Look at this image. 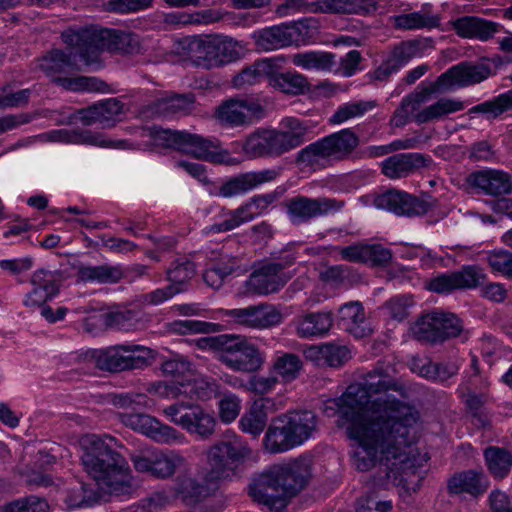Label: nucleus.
<instances>
[{"mask_svg":"<svg viewBox=\"0 0 512 512\" xmlns=\"http://www.w3.org/2000/svg\"><path fill=\"white\" fill-rule=\"evenodd\" d=\"M440 25V17L432 12L431 4H424L417 12L401 14L395 17V26L405 30L436 28Z\"/></svg>","mask_w":512,"mask_h":512,"instance_id":"nucleus-41","label":"nucleus"},{"mask_svg":"<svg viewBox=\"0 0 512 512\" xmlns=\"http://www.w3.org/2000/svg\"><path fill=\"white\" fill-rule=\"evenodd\" d=\"M161 414L170 422L181 427L201 440H207L215 433V416L199 405L177 401L161 409Z\"/></svg>","mask_w":512,"mask_h":512,"instance_id":"nucleus-14","label":"nucleus"},{"mask_svg":"<svg viewBox=\"0 0 512 512\" xmlns=\"http://www.w3.org/2000/svg\"><path fill=\"white\" fill-rule=\"evenodd\" d=\"M411 305L409 296H395L385 303L388 314L395 320L402 321L408 315V307Z\"/></svg>","mask_w":512,"mask_h":512,"instance_id":"nucleus-62","label":"nucleus"},{"mask_svg":"<svg viewBox=\"0 0 512 512\" xmlns=\"http://www.w3.org/2000/svg\"><path fill=\"white\" fill-rule=\"evenodd\" d=\"M149 391L162 397H178L185 395L196 400L207 401L221 394L219 384L209 378L201 377L185 382H158Z\"/></svg>","mask_w":512,"mask_h":512,"instance_id":"nucleus-21","label":"nucleus"},{"mask_svg":"<svg viewBox=\"0 0 512 512\" xmlns=\"http://www.w3.org/2000/svg\"><path fill=\"white\" fill-rule=\"evenodd\" d=\"M31 90L13 91L9 85L0 87V109L22 107L28 104Z\"/></svg>","mask_w":512,"mask_h":512,"instance_id":"nucleus-58","label":"nucleus"},{"mask_svg":"<svg viewBox=\"0 0 512 512\" xmlns=\"http://www.w3.org/2000/svg\"><path fill=\"white\" fill-rule=\"evenodd\" d=\"M76 113L84 125L98 123L104 128L113 127L123 113V103L110 98L88 108L79 109Z\"/></svg>","mask_w":512,"mask_h":512,"instance_id":"nucleus-32","label":"nucleus"},{"mask_svg":"<svg viewBox=\"0 0 512 512\" xmlns=\"http://www.w3.org/2000/svg\"><path fill=\"white\" fill-rule=\"evenodd\" d=\"M222 398L218 403L219 417L223 423L233 422L240 414L241 400L240 398L231 393H221Z\"/></svg>","mask_w":512,"mask_h":512,"instance_id":"nucleus-59","label":"nucleus"},{"mask_svg":"<svg viewBox=\"0 0 512 512\" xmlns=\"http://www.w3.org/2000/svg\"><path fill=\"white\" fill-rule=\"evenodd\" d=\"M196 273L195 264L187 258L175 260L167 271L168 280L172 285L183 287Z\"/></svg>","mask_w":512,"mask_h":512,"instance_id":"nucleus-53","label":"nucleus"},{"mask_svg":"<svg viewBox=\"0 0 512 512\" xmlns=\"http://www.w3.org/2000/svg\"><path fill=\"white\" fill-rule=\"evenodd\" d=\"M465 183L476 194L497 197L512 192L511 177L501 170L474 171L466 177Z\"/></svg>","mask_w":512,"mask_h":512,"instance_id":"nucleus-28","label":"nucleus"},{"mask_svg":"<svg viewBox=\"0 0 512 512\" xmlns=\"http://www.w3.org/2000/svg\"><path fill=\"white\" fill-rule=\"evenodd\" d=\"M216 348V358L236 372L254 373L264 364V355L259 347L241 334H220L211 340Z\"/></svg>","mask_w":512,"mask_h":512,"instance_id":"nucleus-11","label":"nucleus"},{"mask_svg":"<svg viewBox=\"0 0 512 512\" xmlns=\"http://www.w3.org/2000/svg\"><path fill=\"white\" fill-rule=\"evenodd\" d=\"M373 204L378 209L408 217L424 215L432 207L429 202L398 190H388L377 195Z\"/></svg>","mask_w":512,"mask_h":512,"instance_id":"nucleus-24","label":"nucleus"},{"mask_svg":"<svg viewBox=\"0 0 512 512\" xmlns=\"http://www.w3.org/2000/svg\"><path fill=\"white\" fill-rule=\"evenodd\" d=\"M270 404L269 399H260L253 403L250 410L244 414L239 425L243 432L249 433L253 436L260 435L267 425L266 408Z\"/></svg>","mask_w":512,"mask_h":512,"instance_id":"nucleus-44","label":"nucleus"},{"mask_svg":"<svg viewBox=\"0 0 512 512\" xmlns=\"http://www.w3.org/2000/svg\"><path fill=\"white\" fill-rule=\"evenodd\" d=\"M286 284L281 267L271 262L255 270L245 282L246 292L267 295L279 291Z\"/></svg>","mask_w":512,"mask_h":512,"instance_id":"nucleus-30","label":"nucleus"},{"mask_svg":"<svg viewBox=\"0 0 512 512\" xmlns=\"http://www.w3.org/2000/svg\"><path fill=\"white\" fill-rule=\"evenodd\" d=\"M222 313L235 324L253 329H267L282 321L281 313L274 306L264 303L245 308L225 309Z\"/></svg>","mask_w":512,"mask_h":512,"instance_id":"nucleus-22","label":"nucleus"},{"mask_svg":"<svg viewBox=\"0 0 512 512\" xmlns=\"http://www.w3.org/2000/svg\"><path fill=\"white\" fill-rule=\"evenodd\" d=\"M49 505L44 498L30 495L8 503L6 512H48Z\"/></svg>","mask_w":512,"mask_h":512,"instance_id":"nucleus-57","label":"nucleus"},{"mask_svg":"<svg viewBox=\"0 0 512 512\" xmlns=\"http://www.w3.org/2000/svg\"><path fill=\"white\" fill-rule=\"evenodd\" d=\"M90 358L100 370L116 373L145 368L151 364L154 355L148 347L122 344L92 350Z\"/></svg>","mask_w":512,"mask_h":512,"instance_id":"nucleus-13","label":"nucleus"},{"mask_svg":"<svg viewBox=\"0 0 512 512\" xmlns=\"http://www.w3.org/2000/svg\"><path fill=\"white\" fill-rule=\"evenodd\" d=\"M39 69L52 81L70 91L106 92L108 85L96 78L88 76L62 77L82 70L72 52L53 49L38 60Z\"/></svg>","mask_w":512,"mask_h":512,"instance_id":"nucleus-8","label":"nucleus"},{"mask_svg":"<svg viewBox=\"0 0 512 512\" xmlns=\"http://www.w3.org/2000/svg\"><path fill=\"white\" fill-rule=\"evenodd\" d=\"M138 323V314L133 310L112 311L104 315V324L111 329L132 331Z\"/></svg>","mask_w":512,"mask_h":512,"instance_id":"nucleus-55","label":"nucleus"},{"mask_svg":"<svg viewBox=\"0 0 512 512\" xmlns=\"http://www.w3.org/2000/svg\"><path fill=\"white\" fill-rule=\"evenodd\" d=\"M317 416L310 410H295L272 420L263 442L266 450L281 453L302 445L317 431Z\"/></svg>","mask_w":512,"mask_h":512,"instance_id":"nucleus-7","label":"nucleus"},{"mask_svg":"<svg viewBox=\"0 0 512 512\" xmlns=\"http://www.w3.org/2000/svg\"><path fill=\"white\" fill-rule=\"evenodd\" d=\"M131 462L137 472L147 473L157 479H168L177 469L186 468L187 459L178 451L164 452L153 449L131 456Z\"/></svg>","mask_w":512,"mask_h":512,"instance_id":"nucleus-17","label":"nucleus"},{"mask_svg":"<svg viewBox=\"0 0 512 512\" xmlns=\"http://www.w3.org/2000/svg\"><path fill=\"white\" fill-rule=\"evenodd\" d=\"M276 200L274 193L255 195L248 202L239 206L237 209L230 210L226 218L219 223H214L205 228L206 233L215 234L231 231L245 222L254 219L257 213L252 211V207L257 210H264Z\"/></svg>","mask_w":512,"mask_h":512,"instance_id":"nucleus-25","label":"nucleus"},{"mask_svg":"<svg viewBox=\"0 0 512 512\" xmlns=\"http://www.w3.org/2000/svg\"><path fill=\"white\" fill-rule=\"evenodd\" d=\"M487 261L493 271L512 279V252L494 250L488 255Z\"/></svg>","mask_w":512,"mask_h":512,"instance_id":"nucleus-60","label":"nucleus"},{"mask_svg":"<svg viewBox=\"0 0 512 512\" xmlns=\"http://www.w3.org/2000/svg\"><path fill=\"white\" fill-rule=\"evenodd\" d=\"M432 159L421 153H399L382 162V173L390 179H400L431 164Z\"/></svg>","mask_w":512,"mask_h":512,"instance_id":"nucleus-33","label":"nucleus"},{"mask_svg":"<svg viewBox=\"0 0 512 512\" xmlns=\"http://www.w3.org/2000/svg\"><path fill=\"white\" fill-rule=\"evenodd\" d=\"M172 491L177 500L186 506H195L210 494L206 482L187 469L176 476Z\"/></svg>","mask_w":512,"mask_h":512,"instance_id":"nucleus-31","label":"nucleus"},{"mask_svg":"<svg viewBox=\"0 0 512 512\" xmlns=\"http://www.w3.org/2000/svg\"><path fill=\"white\" fill-rule=\"evenodd\" d=\"M81 462L85 472L110 494L122 495L131 489L130 467L115 450L122 444L115 437L87 436L82 443Z\"/></svg>","mask_w":512,"mask_h":512,"instance_id":"nucleus-4","label":"nucleus"},{"mask_svg":"<svg viewBox=\"0 0 512 512\" xmlns=\"http://www.w3.org/2000/svg\"><path fill=\"white\" fill-rule=\"evenodd\" d=\"M485 274L477 266H463L451 273H443L432 278L427 287L439 294H448L458 289H473L484 282Z\"/></svg>","mask_w":512,"mask_h":512,"instance_id":"nucleus-23","label":"nucleus"},{"mask_svg":"<svg viewBox=\"0 0 512 512\" xmlns=\"http://www.w3.org/2000/svg\"><path fill=\"white\" fill-rule=\"evenodd\" d=\"M62 280L63 277L60 271L40 268L33 273L31 284L33 287H38L52 297H55L59 293Z\"/></svg>","mask_w":512,"mask_h":512,"instance_id":"nucleus-52","label":"nucleus"},{"mask_svg":"<svg viewBox=\"0 0 512 512\" xmlns=\"http://www.w3.org/2000/svg\"><path fill=\"white\" fill-rule=\"evenodd\" d=\"M218 324L198 320H175L170 323V329L179 334H197L216 332Z\"/></svg>","mask_w":512,"mask_h":512,"instance_id":"nucleus-56","label":"nucleus"},{"mask_svg":"<svg viewBox=\"0 0 512 512\" xmlns=\"http://www.w3.org/2000/svg\"><path fill=\"white\" fill-rule=\"evenodd\" d=\"M295 323L300 338L322 337L331 329L333 316L330 311L310 312L299 316Z\"/></svg>","mask_w":512,"mask_h":512,"instance_id":"nucleus-38","label":"nucleus"},{"mask_svg":"<svg viewBox=\"0 0 512 512\" xmlns=\"http://www.w3.org/2000/svg\"><path fill=\"white\" fill-rule=\"evenodd\" d=\"M336 56L330 52L308 51L292 56V63L305 70L331 71L336 64Z\"/></svg>","mask_w":512,"mask_h":512,"instance_id":"nucleus-45","label":"nucleus"},{"mask_svg":"<svg viewBox=\"0 0 512 512\" xmlns=\"http://www.w3.org/2000/svg\"><path fill=\"white\" fill-rule=\"evenodd\" d=\"M309 357L323 360L330 367H340L350 359V351L344 345L326 343L312 346L308 350Z\"/></svg>","mask_w":512,"mask_h":512,"instance_id":"nucleus-47","label":"nucleus"},{"mask_svg":"<svg viewBox=\"0 0 512 512\" xmlns=\"http://www.w3.org/2000/svg\"><path fill=\"white\" fill-rule=\"evenodd\" d=\"M360 138L351 129H342L301 149L295 158L298 165L319 167L330 161L349 159L359 146Z\"/></svg>","mask_w":512,"mask_h":512,"instance_id":"nucleus-10","label":"nucleus"},{"mask_svg":"<svg viewBox=\"0 0 512 512\" xmlns=\"http://www.w3.org/2000/svg\"><path fill=\"white\" fill-rule=\"evenodd\" d=\"M65 44L74 47L86 67L98 68L103 51L134 54L140 51L136 34L115 29L82 27L67 29L61 35Z\"/></svg>","mask_w":512,"mask_h":512,"instance_id":"nucleus-5","label":"nucleus"},{"mask_svg":"<svg viewBox=\"0 0 512 512\" xmlns=\"http://www.w3.org/2000/svg\"><path fill=\"white\" fill-rule=\"evenodd\" d=\"M221 270H226L227 277L231 274H243L248 270V264L244 263V259L237 256L225 255L216 263Z\"/></svg>","mask_w":512,"mask_h":512,"instance_id":"nucleus-64","label":"nucleus"},{"mask_svg":"<svg viewBox=\"0 0 512 512\" xmlns=\"http://www.w3.org/2000/svg\"><path fill=\"white\" fill-rule=\"evenodd\" d=\"M484 480L486 479L483 474L469 470L451 477L447 487L451 494L468 493L477 496L487 488Z\"/></svg>","mask_w":512,"mask_h":512,"instance_id":"nucleus-42","label":"nucleus"},{"mask_svg":"<svg viewBox=\"0 0 512 512\" xmlns=\"http://www.w3.org/2000/svg\"><path fill=\"white\" fill-rule=\"evenodd\" d=\"M150 136L157 147L175 149L195 158L223 163L228 152L221 148L216 138H204L186 131L151 128Z\"/></svg>","mask_w":512,"mask_h":512,"instance_id":"nucleus-9","label":"nucleus"},{"mask_svg":"<svg viewBox=\"0 0 512 512\" xmlns=\"http://www.w3.org/2000/svg\"><path fill=\"white\" fill-rule=\"evenodd\" d=\"M154 0H110L107 9L120 14L136 13L152 6Z\"/></svg>","mask_w":512,"mask_h":512,"instance_id":"nucleus-61","label":"nucleus"},{"mask_svg":"<svg viewBox=\"0 0 512 512\" xmlns=\"http://www.w3.org/2000/svg\"><path fill=\"white\" fill-rule=\"evenodd\" d=\"M195 97L192 93L173 94L156 99L150 105L152 113L156 116L185 115L192 110Z\"/></svg>","mask_w":512,"mask_h":512,"instance_id":"nucleus-40","label":"nucleus"},{"mask_svg":"<svg viewBox=\"0 0 512 512\" xmlns=\"http://www.w3.org/2000/svg\"><path fill=\"white\" fill-rule=\"evenodd\" d=\"M393 368L385 363L378 362L377 365L365 373L362 377V383L373 396L374 394H386L389 391L398 392L401 396H405L406 388L397 379L392 376Z\"/></svg>","mask_w":512,"mask_h":512,"instance_id":"nucleus-34","label":"nucleus"},{"mask_svg":"<svg viewBox=\"0 0 512 512\" xmlns=\"http://www.w3.org/2000/svg\"><path fill=\"white\" fill-rule=\"evenodd\" d=\"M278 174L276 169L241 173L223 181L216 187L214 194L224 198L244 195L264 183L273 181Z\"/></svg>","mask_w":512,"mask_h":512,"instance_id":"nucleus-27","label":"nucleus"},{"mask_svg":"<svg viewBox=\"0 0 512 512\" xmlns=\"http://www.w3.org/2000/svg\"><path fill=\"white\" fill-rule=\"evenodd\" d=\"M265 116L264 106L252 98H230L223 101L215 112L218 122L230 128L247 127Z\"/></svg>","mask_w":512,"mask_h":512,"instance_id":"nucleus-19","label":"nucleus"},{"mask_svg":"<svg viewBox=\"0 0 512 512\" xmlns=\"http://www.w3.org/2000/svg\"><path fill=\"white\" fill-rule=\"evenodd\" d=\"M77 277L83 282L114 284L123 278L120 266L102 264L97 266L82 265L77 270Z\"/></svg>","mask_w":512,"mask_h":512,"instance_id":"nucleus-43","label":"nucleus"},{"mask_svg":"<svg viewBox=\"0 0 512 512\" xmlns=\"http://www.w3.org/2000/svg\"><path fill=\"white\" fill-rule=\"evenodd\" d=\"M414 338L436 344L460 336L462 320L454 313L432 311L422 315L411 328Z\"/></svg>","mask_w":512,"mask_h":512,"instance_id":"nucleus-15","label":"nucleus"},{"mask_svg":"<svg viewBox=\"0 0 512 512\" xmlns=\"http://www.w3.org/2000/svg\"><path fill=\"white\" fill-rule=\"evenodd\" d=\"M193 46V62L203 69L220 67L239 58L236 42L228 37H206L195 41Z\"/></svg>","mask_w":512,"mask_h":512,"instance_id":"nucleus-16","label":"nucleus"},{"mask_svg":"<svg viewBox=\"0 0 512 512\" xmlns=\"http://www.w3.org/2000/svg\"><path fill=\"white\" fill-rule=\"evenodd\" d=\"M312 465V457L308 455L271 465L254 479L249 493L268 512H284L291 499L311 480Z\"/></svg>","mask_w":512,"mask_h":512,"instance_id":"nucleus-3","label":"nucleus"},{"mask_svg":"<svg viewBox=\"0 0 512 512\" xmlns=\"http://www.w3.org/2000/svg\"><path fill=\"white\" fill-rule=\"evenodd\" d=\"M500 24L474 16H464L453 22L457 35L463 38H476L481 41L491 39L499 31Z\"/></svg>","mask_w":512,"mask_h":512,"instance_id":"nucleus-35","label":"nucleus"},{"mask_svg":"<svg viewBox=\"0 0 512 512\" xmlns=\"http://www.w3.org/2000/svg\"><path fill=\"white\" fill-rule=\"evenodd\" d=\"M419 54V42L406 40L395 44L385 58L397 71Z\"/></svg>","mask_w":512,"mask_h":512,"instance_id":"nucleus-51","label":"nucleus"},{"mask_svg":"<svg viewBox=\"0 0 512 512\" xmlns=\"http://www.w3.org/2000/svg\"><path fill=\"white\" fill-rule=\"evenodd\" d=\"M392 253L380 244L366 245V263L383 265L390 262Z\"/></svg>","mask_w":512,"mask_h":512,"instance_id":"nucleus-63","label":"nucleus"},{"mask_svg":"<svg viewBox=\"0 0 512 512\" xmlns=\"http://www.w3.org/2000/svg\"><path fill=\"white\" fill-rule=\"evenodd\" d=\"M312 6L311 12L336 14L365 15L377 9L374 0H318Z\"/></svg>","mask_w":512,"mask_h":512,"instance_id":"nucleus-36","label":"nucleus"},{"mask_svg":"<svg viewBox=\"0 0 512 512\" xmlns=\"http://www.w3.org/2000/svg\"><path fill=\"white\" fill-rule=\"evenodd\" d=\"M119 421L160 444H186V436L172 426L145 413H119Z\"/></svg>","mask_w":512,"mask_h":512,"instance_id":"nucleus-18","label":"nucleus"},{"mask_svg":"<svg viewBox=\"0 0 512 512\" xmlns=\"http://www.w3.org/2000/svg\"><path fill=\"white\" fill-rule=\"evenodd\" d=\"M283 60L282 57L274 58L269 84L285 94L298 95L303 93L309 86L307 78L296 71L280 72L279 62Z\"/></svg>","mask_w":512,"mask_h":512,"instance_id":"nucleus-37","label":"nucleus"},{"mask_svg":"<svg viewBox=\"0 0 512 512\" xmlns=\"http://www.w3.org/2000/svg\"><path fill=\"white\" fill-rule=\"evenodd\" d=\"M371 397L360 381L350 384L338 402L342 417L349 422L348 436L355 441L352 465L365 472L379 462L387 481L416 492L428 461L413 446L419 411L391 395L373 401Z\"/></svg>","mask_w":512,"mask_h":512,"instance_id":"nucleus-1","label":"nucleus"},{"mask_svg":"<svg viewBox=\"0 0 512 512\" xmlns=\"http://www.w3.org/2000/svg\"><path fill=\"white\" fill-rule=\"evenodd\" d=\"M489 472L498 479L505 478L512 467V453L505 448L489 446L484 450Z\"/></svg>","mask_w":512,"mask_h":512,"instance_id":"nucleus-46","label":"nucleus"},{"mask_svg":"<svg viewBox=\"0 0 512 512\" xmlns=\"http://www.w3.org/2000/svg\"><path fill=\"white\" fill-rule=\"evenodd\" d=\"M491 75V67L486 63H468L463 62L455 65L442 73L436 81L418 86L417 90L406 95L399 107L395 110L391 119V124L395 127H402L410 121L414 115V120L418 124L437 121L442 117L464 109V103L454 98H440L435 103L419 110L421 105L430 100L436 93H444L453 87H465L480 83Z\"/></svg>","mask_w":512,"mask_h":512,"instance_id":"nucleus-2","label":"nucleus"},{"mask_svg":"<svg viewBox=\"0 0 512 512\" xmlns=\"http://www.w3.org/2000/svg\"><path fill=\"white\" fill-rule=\"evenodd\" d=\"M206 455L210 478L223 480L235 476L239 465L252 458L253 451L242 437L232 434L212 445Z\"/></svg>","mask_w":512,"mask_h":512,"instance_id":"nucleus-12","label":"nucleus"},{"mask_svg":"<svg viewBox=\"0 0 512 512\" xmlns=\"http://www.w3.org/2000/svg\"><path fill=\"white\" fill-rule=\"evenodd\" d=\"M345 206L343 200L329 197L310 198L297 195L288 200L287 214L294 225H300L310 220L338 212Z\"/></svg>","mask_w":512,"mask_h":512,"instance_id":"nucleus-20","label":"nucleus"},{"mask_svg":"<svg viewBox=\"0 0 512 512\" xmlns=\"http://www.w3.org/2000/svg\"><path fill=\"white\" fill-rule=\"evenodd\" d=\"M274 58H264L254 62L251 66L243 69L233 79L236 87L244 85H253L259 83L264 78L270 80Z\"/></svg>","mask_w":512,"mask_h":512,"instance_id":"nucleus-48","label":"nucleus"},{"mask_svg":"<svg viewBox=\"0 0 512 512\" xmlns=\"http://www.w3.org/2000/svg\"><path fill=\"white\" fill-rule=\"evenodd\" d=\"M376 106V101H356L340 106L332 115L330 122L341 124L351 118L364 115Z\"/></svg>","mask_w":512,"mask_h":512,"instance_id":"nucleus-54","label":"nucleus"},{"mask_svg":"<svg viewBox=\"0 0 512 512\" xmlns=\"http://www.w3.org/2000/svg\"><path fill=\"white\" fill-rule=\"evenodd\" d=\"M301 358L294 353H281L277 355L273 361L272 372L283 382H291L295 380L302 369Z\"/></svg>","mask_w":512,"mask_h":512,"instance_id":"nucleus-49","label":"nucleus"},{"mask_svg":"<svg viewBox=\"0 0 512 512\" xmlns=\"http://www.w3.org/2000/svg\"><path fill=\"white\" fill-rule=\"evenodd\" d=\"M338 316L343 327L355 337L362 338L370 332L361 302L352 301L343 304L338 310Z\"/></svg>","mask_w":512,"mask_h":512,"instance_id":"nucleus-39","label":"nucleus"},{"mask_svg":"<svg viewBox=\"0 0 512 512\" xmlns=\"http://www.w3.org/2000/svg\"><path fill=\"white\" fill-rule=\"evenodd\" d=\"M297 23L281 24L262 29L254 34L255 44L261 51H273L292 45L299 40Z\"/></svg>","mask_w":512,"mask_h":512,"instance_id":"nucleus-29","label":"nucleus"},{"mask_svg":"<svg viewBox=\"0 0 512 512\" xmlns=\"http://www.w3.org/2000/svg\"><path fill=\"white\" fill-rule=\"evenodd\" d=\"M512 110V89L470 108L469 113L484 114L487 120H494Z\"/></svg>","mask_w":512,"mask_h":512,"instance_id":"nucleus-50","label":"nucleus"},{"mask_svg":"<svg viewBox=\"0 0 512 512\" xmlns=\"http://www.w3.org/2000/svg\"><path fill=\"white\" fill-rule=\"evenodd\" d=\"M41 137L50 142L65 144L93 145L104 148L130 149L133 146L127 140H110L98 133L83 129H56L46 132Z\"/></svg>","mask_w":512,"mask_h":512,"instance_id":"nucleus-26","label":"nucleus"},{"mask_svg":"<svg viewBox=\"0 0 512 512\" xmlns=\"http://www.w3.org/2000/svg\"><path fill=\"white\" fill-rule=\"evenodd\" d=\"M286 130L276 128H257L246 136L242 151L249 159L280 157L300 147L305 142L308 127L295 117L282 120Z\"/></svg>","mask_w":512,"mask_h":512,"instance_id":"nucleus-6","label":"nucleus"}]
</instances>
